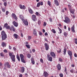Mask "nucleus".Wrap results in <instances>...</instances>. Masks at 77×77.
I'll return each instance as SVG.
<instances>
[{
  "label": "nucleus",
  "instance_id": "obj_1",
  "mask_svg": "<svg viewBox=\"0 0 77 77\" xmlns=\"http://www.w3.org/2000/svg\"><path fill=\"white\" fill-rule=\"evenodd\" d=\"M1 35H2V41H4L5 40L6 38H7V35L5 33V32L4 31H2L1 33Z\"/></svg>",
  "mask_w": 77,
  "mask_h": 77
},
{
  "label": "nucleus",
  "instance_id": "obj_2",
  "mask_svg": "<svg viewBox=\"0 0 77 77\" xmlns=\"http://www.w3.org/2000/svg\"><path fill=\"white\" fill-rule=\"evenodd\" d=\"M13 54V53L12 52H9V56H10L11 57V59L13 61V62H15V56L14 55H12Z\"/></svg>",
  "mask_w": 77,
  "mask_h": 77
},
{
  "label": "nucleus",
  "instance_id": "obj_3",
  "mask_svg": "<svg viewBox=\"0 0 77 77\" xmlns=\"http://www.w3.org/2000/svg\"><path fill=\"white\" fill-rule=\"evenodd\" d=\"M63 21L66 23H68L70 22V19L67 17H65V20H63Z\"/></svg>",
  "mask_w": 77,
  "mask_h": 77
},
{
  "label": "nucleus",
  "instance_id": "obj_4",
  "mask_svg": "<svg viewBox=\"0 0 77 77\" xmlns=\"http://www.w3.org/2000/svg\"><path fill=\"white\" fill-rule=\"evenodd\" d=\"M68 54L69 55L70 59V60H72V52L71 51H69L68 52Z\"/></svg>",
  "mask_w": 77,
  "mask_h": 77
},
{
  "label": "nucleus",
  "instance_id": "obj_5",
  "mask_svg": "<svg viewBox=\"0 0 77 77\" xmlns=\"http://www.w3.org/2000/svg\"><path fill=\"white\" fill-rule=\"evenodd\" d=\"M32 19L33 21H36L37 20V18H36V16L35 15H33L32 16Z\"/></svg>",
  "mask_w": 77,
  "mask_h": 77
},
{
  "label": "nucleus",
  "instance_id": "obj_6",
  "mask_svg": "<svg viewBox=\"0 0 77 77\" xmlns=\"http://www.w3.org/2000/svg\"><path fill=\"white\" fill-rule=\"evenodd\" d=\"M9 29L10 30H11V31L13 30V32H15V29L14 28V26H11V27L10 26Z\"/></svg>",
  "mask_w": 77,
  "mask_h": 77
},
{
  "label": "nucleus",
  "instance_id": "obj_7",
  "mask_svg": "<svg viewBox=\"0 0 77 77\" xmlns=\"http://www.w3.org/2000/svg\"><path fill=\"white\" fill-rule=\"evenodd\" d=\"M44 45L46 50H48L49 48V45L47 43H45Z\"/></svg>",
  "mask_w": 77,
  "mask_h": 77
},
{
  "label": "nucleus",
  "instance_id": "obj_8",
  "mask_svg": "<svg viewBox=\"0 0 77 77\" xmlns=\"http://www.w3.org/2000/svg\"><path fill=\"white\" fill-rule=\"evenodd\" d=\"M4 27L6 28L7 29H9L10 28V26H8V23H5L4 25Z\"/></svg>",
  "mask_w": 77,
  "mask_h": 77
},
{
  "label": "nucleus",
  "instance_id": "obj_9",
  "mask_svg": "<svg viewBox=\"0 0 77 77\" xmlns=\"http://www.w3.org/2000/svg\"><path fill=\"white\" fill-rule=\"evenodd\" d=\"M19 8L20 9H26V7L24 5H22L20 4L19 5Z\"/></svg>",
  "mask_w": 77,
  "mask_h": 77
},
{
  "label": "nucleus",
  "instance_id": "obj_10",
  "mask_svg": "<svg viewBox=\"0 0 77 77\" xmlns=\"http://www.w3.org/2000/svg\"><path fill=\"white\" fill-rule=\"evenodd\" d=\"M43 75L45 77H47L49 75V74L47 72H44L43 73Z\"/></svg>",
  "mask_w": 77,
  "mask_h": 77
},
{
  "label": "nucleus",
  "instance_id": "obj_11",
  "mask_svg": "<svg viewBox=\"0 0 77 77\" xmlns=\"http://www.w3.org/2000/svg\"><path fill=\"white\" fill-rule=\"evenodd\" d=\"M5 66H6L8 68H11V65L9 64V63L8 62H7L5 63Z\"/></svg>",
  "mask_w": 77,
  "mask_h": 77
},
{
  "label": "nucleus",
  "instance_id": "obj_12",
  "mask_svg": "<svg viewBox=\"0 0 77 77\" xmlns=\"http://www.w3.org/2000/svg\"><path fill=\"white\" fill-rule=\"evenodd\" d=\"M54 3L56 5V6H58L59 5V1H58V0H54Z\"/></svg>",
  "mask_w": 77,
  "mask_h": 77
},
{
  "label": "nucleus",
  "instance_id": "obj_13",
  "mask_svg": "<svg viewBox=\"0 0 77 77\" xmlns=\"http://www.w3.org/2000/svg\"><path fill=\"white\" fill-rule=\"evenodd\" d=\"M12 16L13 17V18H14L16 20H17V17L14 13H13L12 14Z\"/></svg>",
  "mask_w": 77,
  "mask_h": 77
},
{
  "label": "nucleus",
  "instance_id": "obj_14",
  "mask_svg": "<svg viewBox=\"0 0 77 77\" xmlns=\"http://www.w3.org/2000/svg\"><path fill=\"white\" fill-rule=\"evenodd\" d=\"M13 24L15 27H18V24L17 22H15V21H14L13 23Z\"/></svg>",
  "mask_w": 77,
  "mask_h": 77
},
{
  "label": "nucleus",
  "instance_id": "obj_15",
  "mask_svg": "<svg viewBox=\"0 0 77 77\" xmlns=\"http://www.w3.org/2000/svg\"><path fill=\"white\" fill-rule=\"evenodd\" d=\"M23 21L25 25H26V26H28V22L27 21V20H24Z\"/></svg>",
  "mask_w": 77,
  "mask_h": 77
},
{
  "label": "nucleus",
  "instance_id": "obj_16",
  "mask_svg": "<svg viewBox=\"0 0 77 77\" xmlns=\"http://www.w3.org/2000/svg\"><path fill=\"white\" fill-rule=\"evenodd\" d=\"M19 17L20 18L22 21H23L24 20V16H23L22 15H20Z\"/></svg>",
  "mask_w": 77,
  "mask_h": 77
},
{
  "label": "nucleus",
  "instance_id": "obj_17",
  "mask_svg": "<svg viewBox=\"0 0 77 77\" xmlns=\"http://www.w3.org/2000/svg\"><path fill=\"white\" fill-rule=\"evenodd\" d=\"M51 55V56H52L53 57H55L56 56V55H55V54L53 52H51L50 53Z\"/></svg>",
  "mask_w": 77,
  "mask_h": 77
},
{
  "label": "nucleus",
  "instance_id": "obj_18",
  "mask_svg": "<svg viewBox=\"0 0 77 77\" xmlns=\"http://www.w3.org/2000/svg\"><path fill=\"white\" fill-rule=\"evenodd\" d=\"M75 28L74 25H73L71 28V30L72 31V32H75Z\"/></svg>",
  "mask_w": 77,
  "mask_h": 77
},
{
  "label": "nucleus",
  "instance_id": "obj_19",
  "mask_svg": "<svg viewBox=\"0 0 77 77\" xmlns=\"http://www.w3.org/2000/svg\"><path fill=\"white\" fill-rule=\"evenodd\" d=\"M29 11L31 14H33V11L31 9V8H29Z\"/></svg>",
  "mask_w": 77,
  "mask_h": 77
},
{
  "label": "nucleus",
  "instance_id": "obj_20",
  "mask_svg": "<svg viewBox=\"0 0 77 77\" xmlns=\"http://www.w3.org/2000/svg\"><path fill=\"white\" fill-rule=\"evenodd\" d=\"M57 68L58 70H60V69H61V66H60V64H58Z\"/></svg>",
  "mask_w": 77,
  "mask_h": 77
},
{
  "label": "nucleus",
  "instance_id": "obj_21",
  "mask_svg": "<svg viewBox=\"0 0 77 77\" xmlns=\"http://www.w3.org/2000/svg\"><path fill=\"white\" fill-rule=\"evenodd\" d=\"M31 63H32V64L34 65V64H35V60H34L33 58H31Z\"/></svg>",
  "mask_w": 77,
  "mask_h": 77
},
{
  "label": "nucleus",
  "instance_id": "obj_22",
  "mask_svg": "<svg viewBox=\"0 0 77 77\" xmlns=\"http://www.w3.org/2000/svg\"><path fill=\"white\" fill-rule=\"evenodd\" d=\"M21 72H22V73H23V72H24L25 68L24 67H22L21 68Z\"/></svg>",
  "mask_w": 77,
  "mask_h": 77
},
{
  "label": "nucleus",
  "instance_id": "obj_23",
  "mask_svg": "<svg viewBox=\"0 0 77 77\" xmlns=\"http://www.w3.org/2000/svg\"><path fill=\"white\" fill-rule=\"evenodd\" d=\"M48 59V60H49V61H50L51 62L52 61V60H53V58L51 57H50Z\"/></svg>",
  "mask_w": 77,
  "mask_h": 77
},
{
  "label": "nucleus",
  "instance_id": "obj_24",
  "mask_svg": "<svg viewBox=\"0 0 77 77\" xmlns=\"http://www.w3.org/2000/svg\"><path fill=\"white\" fill-rule=\"evenodd\" d=\"M2 45L3 47H4L5 46H6V43L4 42H2Z\"/></svg>",
  "mask_w": 77,
  "mask_h": 77
},
{
  "label": "nucleus",
  "instance_id": "obj_25",
  "mask_svg": "<svg viewBox=\"0 0 77 77\" xmlns=\"http://www.w3.org/2000/svg\"><path fill=\"white\" fill-rule=\"evenodd\" d=\"M63 54L64 55H65L66 54V49L65 48H64V49L63 50Z\"/></svg>",
  "mask_w": 77,
  "mask_h": 77
},
{
  "label": "nucleus",
  "instance_id": "obj_26",
  "mask_svg": "<svg viewBox=\"0 0 77 77\" xmlns=\"http://www.w3.org/2000/svg\"><path fill=\"white\" fill-rule=\"evenodd\" d=\"M75 11V10H70V13H71L72 14H74Z\"/></svg>",
  "mask_w": 77,
  "mask_h": 77
},
{
  "label": "nucleus",
  "instance_id": "obj_27",
  "mask_svg": "<svg viewBox=\"0 0 77 77\" xmlns=\"http://www.w3.org/2000/svg\"><path fill=\"white\" fill-rule=\"evenodd\" d=\"M33 34L35 36H36L37 35V34L36 33V31L35 30V29L33 30Z\"/></svg>",
  "mask_w": 77,
  "mask_h": 77
},
{
  "label": "nucleus",
  "instance_id": "obj_28",
  "mask_svg": "<svg viewBox=\"0 0 77 77\" xmlns=\"http://www.w3.org/2000/svg\"><path fill=\"white\" fill-rule=\"evenodd\" d=\"M14 36L15 39H17L18 38V35L16 34H14Z\"/></svg>",
  "mask_w": 77,
  "mask_h": 77
},
{
  "label": "nucleus",
  "instance_id": "obj_29",
  "mask_svg": "<svg viewBox=\"0 0 77 77\" xmlns=\"http://www.w3.org/2000/svg\"><path fill=\"white\" fill-rule=\"evenodd\" d=\"M20 57L21 59L24 58V55H23V54H20Z\"/></svg>",
  "mask_w": 77,
  "mask_h": 77
},
{
  "label": "nucleus",
  "instance_id": "obj_30",
  "mask_svg": "<svg viewBox=\"0 0 77 77\" xmlns=\"http://www.w3.org/2000/svg\"><path fill=\"white\" fill-rule=\"evenodd\" d=\"M26 56L28 58H30L31 57V55L30 54H28Z\"/></svg>",
  "mask_w": 77,
  "mask_h": 77
},
{
  "label": "nucleus",
  "instance_id": "obj_31",
  "mask_svg": "<svg viewBox=\"0 0 77 77\" xmlns=\"http://www.w3.org/2000/svg\"><path fill=\"white\" fill-rule=\"evenodd\" d=\"M51 32H53L54 33H56V32L55 30H54V29H52L51 30Z\"/></svg>",
  "mask_w": 77,
  "mask_h": 77
},
{
  "label": "nucleus",
  "instance_id": "obj_32",
  "mask_svg": "<svg viewBox=\"0 0 77 77\" xmlns=\"http://www.w3.org/2000/svg\"><path fill=\"white\" fill-rule=\"evenodd\" d=\"M40 3V2H39L37 3V7L38 8H39V7H40V6H41Z\"/></svg>",
  "mask_w": 77,
  "mask_h": 77
},
{
  "label": "nucleus",
  "instance_id": "obj_33",
  "mask_svg": "<svg viewBox=\"0 0 77 77\" xmlns=\"http://www.w3.org/2000/svg\"><path fill=\"white\" fill-rule=\"evenodd\" d=\"M2 10L3 12H5V11H6V10L5 9V8H2Z\"/></svg>",
  "mask_w": 77,
  "mask_h": 77
},
{
  "label": "nucleus",
  "instance_id": "obj_34",
  "mask_svg": "<svg viewBox=\"0 0 77 77\" xmlns=\"http://www.w3.org/2000/svg\"><path fill=\"white\" fill-rule=\"evenodd\" d=\"M17 59L19 61H20V57L19 56L17 55Z\"/></svg>",
  "mask_w": 77,
  "mask_h": 77
},
{
  "label": "nucleus",
  "instance_id": "obj_35",
  "mask_svg": "<svg viewBox=\"0 0 77 77\" xmlns=\"http://www.w3.org/2000/svg\"><path fill=\"white\" fill-rule=\"evenodd\" d=\"M21 60L23 63H26V62H25V60H24V58H22L21 59Z\"/></svg>",
  "mask_w": 77,
  "mask_h": 77
},
{
  "label": "nucleus",
  "instance_id": "obj_36",
  "mask_svg": "<svg viewBox=\"0 0 77 77\" xmlns=\"http://www.w3.org/2000/svg\"><path fill=\"white\" fill-rule=\"evenodd\" d=\"M68 7L69 11L71 10V6L70 5H68Z\"/></svg>",
  "mask_w": 77,
  "mask_h": 77
},
{
  "label": "nucleus",
  "instance_id": "obj_37",
  "mask_svg": "<svg viewBox=\"0 0 77 77\" xmlns=\"http://www.w3.org/2000/svg\"><path fill=\"white\" fill-rule=\"evenodd\" d=\"M48 5H49V6H51V2L49 1H48Z\"/></svg>",
  "mask_w": 77,
  "mask_h": 77
},
{
  "label": "nucleus",
  "instance_id": "obj_38",
  "mask_svg": "<svg viewBox=\"0 0 77 77\" xmlns=\"http://www.w3.org/2000/svg\"><path fill=\"white\" fill-rule=\"evenodd\" d=\"M0 55H1V56H2V57H4V54H3V53H1L0 54Z\"/></svg>",
  "mask_w": 77,
  "mask_h": 77
},
{
  "label": "nucleus",
  "instance_id": "obj_39",
  "mask_svg": "<svg viewBox=\"0 0 77 77\" xmlns=\"http://www.w3.org/2000/svg\"><path fill=\"white\" fill-rule=\"evenodd\" d=\"M26 47L28 48H30V45H26Z\"/></svg>",
  "mask_w": 77,
  "mask_h": 77
},
{
  "label": "nucleus",
  "instance_id": "obj_40",
  "mask_svg": "<svg viewBox=\"0 0 77 77\" xmlns=\"http://www.w3.org/2000/svg\"><path fill=\"white\" fill-rule=\"evenodd\" d=\"M64 35L65 36H66L68 35V34H67V33L66 32H64Z\"/></svg>",
  "mask_w": 77,
  "mask_h": 77
},
{
  "label": "nucleus",
  "instance_id": "obj_41",
  "mask_svg": "<svg viewBox=\"0 0 77 77\" xmlns=\"http://www.w3.org/2000/svg\"><path fill=\"white\" fill-rule=\"evenodd\" d=\"M28 38L29 40H30L32 39V37L31 36H28Z\"/></svg>",
  "mask_w": 77,
  "mask_h": 77
},
{
  "label": "nucleus",
  "instance_id": "obj_42",
  "mask_svg": "<svg viewBox=\"0 0 77 77\" xmlns=\"http://www.w3.org/2000/svg\"><path fill=\"white\" fill-rule=\"evenodd\" d=\"M64 72L66 73V74H67V71H66V67H65V70H64Z\"/></svg>",
  "mask_w": 77,
  "mask_h": 77
},
{
  "label": "nucleus",
  "instance_id": "obj_43",
  "mask_svg": "<svg viewBox=\"0 0 77 77\" xmlns=\"http://www.w3.org/2000/svg\"><path fill=\"white\" fill-rule=\"evenodd\" d=\"M75 43L76 44H77V38H76L75 39Z\"/></svg>",
  "mask_w": 77,
  "mask_h": 77
},
{
  "label": "nucleus",
  "instance_id": "obj_44",
  "mask_svg": "<svg viewBox=\"0 0 77 77\" xmlns=\"http://www.w3.org/2000/svg\"><path fill=\"white\" fill-rule=\"evenodd\" d=\"M4 5L5 6H7V3H6V2H5L4 3Z\"/></svg>",
  "mask_w": 77,
  "mask_h": 77
},
{
  "label": "nucleus",
  "instance_id": "obj_45",
  "mask_svg": "<svg viewBox=\"0 0 77 77\" xmlns=\"http://www.w3.org/2000/svg\"><path fill=\"white\" fill-rule=\"evenodd\" d=\"M40 5L41 6H42L44 5V3H43V2H40Z\"/></svg>",
  "mask_w": 77,
  "mask_h": 77
},
{
  "label": "nucleus",
  "instance_id": "obj_46",
  "mask_svg": "<svg viewBox=\"0 0 77 77\" xmlns=\"http://www.w3.org/2000/svg\"><path fill=\"white\" fill-rule=\"evenodd\" d=\"M40 62H41V63H43L44 62V61H43L42 59L41 58L40 59Z\"/></svg>",
  "mask_w": 77,
  "mask_h": 77
},
{
  "label": "nucleus",
  "instance_id": "obj_47",
  "mask_svg": "<svg viewBox=\"0 0 77 77\" xmlns=\"http://www.w3.org/2000/svg\"><path fill=\"white\" fill-rule=\"evenodd\" d=\"M36 16H39V13L38 12H37L35 13Z\"/></svg>",
  "mask_w": 77,
  "mask_h": 77
},
{
  "label": "nucleus",
  "instance_id": "obj_48",
  "mask_svg": "<svg viewBox=\"0 0 77 77\" xmlns=\"http://www.w3.org/2000/svg\"><path fill=\"white\" fill-rule=\"evenodd\" d=\"M46 25H47V23L44 22L43 26H45Z\"/></svg>",
  "mask_w": 77,
  "mask_h": 77
},
{
  "label": "nucleus",
  "instance_id": "obj_49",
  "mask_svg": "<svg viewBox=\"0 0 77 77\" xmlns=\"http://www.w3.org/2000/svg\"><path fill=\"white\" fill-rule=\"evenodd\" d=\"M49 21L50 22H52L53 21V19L51 18H50Z\"/></svg>",
  "mask_w": 77,
  "mask_h": 77
},
{
  "label": "nucleus",
  "instance_id": "obj_50",
  "mask_svg": "<svg viewBox=\"0 0 77 77\" xmlns=\"http://www.w3.org/2000/svg\"><path fill=\"white\" fill-rule=\"evenodd\" d=\"M38 24L39 25H40V24H41V21L40 20L38 21Z\"/></svg>",
  "mask_w": 77,
  "mask_h": 77
},
{
  "label": "nucleus",
  "instance_id": "obj_51",
  "mask_svg": "<svg viewBox=\"0 0 77 77\" xmlns=\"http://www.w3.org/2000/svg\"><path fill=\"white\" fill-rule=\"evenodd\" d=\"M4 53H8V51H7V50H6V49H5L4 50Z\"/></svg>",
  "mask_w": 77,
  "mask_h": 77
},
{
  "label": "nucleus",
  "instance_id": "obj_52",
  "mask_svg": "<svg viewBox=\"0 0 77 77\" xmlns=\"http://www.w3.org/2000/svg\"><path fill=\"white\" fill-rule=\"evenodd\" d=\"M9 14V11H7L6 12V15H8Z\"/></svg>",
  "mask_w": 77,
  "mask_h": 77
},
{
  "label": "nucleus",
  "instance_id": "obj_53",
  "mask_svg": "<svg viewBox=\"0 0 77 77\" xmlns=\"http://www.w3.org/2000/svg\"><path fill=\"white\" fill-rule=\"evenodd\" d=\"M57 52H58V53H61V49H60V48L59 49V51H57Z\"/></svg>",
  "mask_w": 77,
  "mask_h": 77
},
{
  "label": "nucleus",
  "instance_id": "obj_54",
  "mask_svg": "<svg viewBox=\"0 0 77 77\" xmlns=\"http://www.w3.org/2000/svg\"><path fill=\"white\" fill-rule=\"evenodd\" d=\"M60 77H63V74H62V73H60Z\"/></svg>",
  "mask_w": 77,
  "mask_h": 77
},
{
  "label": "nucleus",
  "instance_id": "obj_55",
  "mask_svg": "<svg viewBox=\"0 0 77 77\" xmlns=\"http://www.w3.org/2000/svg\"><path fill=\"white\" fill-rule=\"evenodd\" d=\"M59 31H60V33H62V29H60Z\"/></svg>",
  "mask_w": 77,
  "mask_h": 77
},
{
  "label": "nucleus",
  "instance_id": "obj_56",
  "mask_svg": "<svg viewBox=\"0 0 77 77\" xmlns=\"http://www.w3.org/2000/svg\"><path fill=\"white\" fill-rule=\"evenodd\" d=\"M59 60L60 61V62H62V58H59Z\"/></svg>",
  "mask_w": 77,
  "mask_h": 77
},
{
  "label": "nucleus",
  "instance_id": "obj_57",
  "mask_svg": "<svg viewBox=\"0 0 77 77\" xmlns=\"http://www.w3.org/2000/svg\"><path fill=\"white\" fill-rule=\"evenodd\" d=\"M13 50H14V51H16V50H17V49H16V48H15V47H13Z\"/></svg>",
  "mask_w": 77,
  "mask_h": 77
},
{
  "label": "nucleus",
  "instance_id": "obj_58",
  "mask_svg": "<svg viewBox=\"0 0 77 77\" xmlns=\"http://www.w3.org/2000/svg\"><path fill=\"white\" fill-rule=\"evenodd\" d=\"M39 35H42V33L41 32H39Z\"/></svg>",
  "mask_w": 77,
  "mask_h": 77
},
{
  "label": "nucleus",
  "instance_id": "obj_59",
  "mask_svg": "<svg viewBox=\"0 0 77 77\" xmlns=\"http://www.w3.org/2000/svg\"><path fill=\"white\" fill-rule=\"evenodd\" d=\"M70 72H72V73H73V72H74V70L73 69H72L70 70Z\"/></svg>",
  "mask_w": 77,
  "mask_h": 77
},
{
  "label": "nucleus",
  "instance_id": "obj_60",
  "mask_svg": "<svg viewBox=\"0 0 77 77\" xmlns=\"http://www.w3.org/2000/svg\"><path fill=\"white\" fill-rule=\"evenodd\" d=\"M32 51L33 52V53H34V52H35V49H32Z\"/></svg>",
  "mask_w": 77,
  "mask_h": 77
},
{
  "label": "nucleus",
  "instance_id": "obj_61",
  "mask_svg": "<svg viewBox=\"0 0 77 77\" xmlns=\"http://www.w3.org/2000/svg\"><path fill=\"white\" fill-rule=\"evenodd\" d=\"M47 59H48V58L50 57V55L48 54L47 56Z\"/></svg>",
  "mask_w": 77,
  "mask_h": 77
},
{
  "label": "nucleus",
  "instance_id": "obj_62",
  "mask_svg": "<svg viewBox=\"0 0 77 77\" xmlns=\"http://www.w3.org/2000/svg\"><path fill=\"white\" fill-rule=\"evenodd\" d=\"M45 36H47V35H48V33H47V32H45Z\"/></svg>",
  "mask_w": 77,
  "mask_h": 77
},
{
  "label": "nucleus",
  "instance_id": "obj_63",
  "mask_svg": "<svg viewBox=\"0 0 77 77\" xmlns=\"http://www.w3.org/2000/svg\"><path fill=\"white\" fill-rule=\"evenodd\" d=\"M23 77V75L22 74H20L19 75V77Z\"/></svg>",
  "mask_w": 77,
  "mask_h": 77
},
{
  "label": "nucleus",
  "instance_id": "obj_64",
  "mask_svg": "<svg viewBox=\"0 0 77 77\" xmlns=\"http://www.w3.org/2000/svg\"><path fill=\"white\" fill-rule=\"evenodd\" d=\"M2 26H0V30H2Z\"/></svg>",
  "mask_w": 77,
  "mask_h": 77
}]
</instances>
